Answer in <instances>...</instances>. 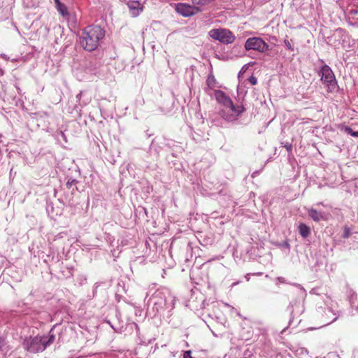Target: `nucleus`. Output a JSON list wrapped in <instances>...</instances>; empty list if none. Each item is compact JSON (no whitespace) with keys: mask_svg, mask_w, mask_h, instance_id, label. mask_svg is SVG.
Instances as JSON below:
<instances>
[{"mask_svg":"<svg viewBox=\"0 0 358 358\" xmlns=\"http://www.w3.org/2000/svg\"><path fill=\"white\" fill-rule=\"evenodd\" d=\"M176 297L166 287L157 289L148 301V312L152 317L168 313L175 308Z\"/></svg>","mask_w":358,"mask_h":358,"instance_id":"1","label":"nucleus"},{"mask_svg":"<svg viewBox=\"0 0 358 358\" xmlns=\"http://www.w3.org/2000/svg\"><path fill=\"white\" fill-rule=\"evenodd\" d=\"M246 72V64L243 65L238 73V85L237 86V97L236 100L238 102H241V105H237L236 106L234 104H231V110L229 111H224V107H222L220 110V116L225 120L229 122H232L236 120L237 117L244 110V107L243 105V101L246 96V84L245 80L244 79V73Z\"/></svg>","mask_w":358,"mask_h":358,"instance_id":"2","label":"nucleus"},{"mask_svg":"<svg viewBox=\"0 0 358 358\" xmlns=\"http://www.w3.org/2000/svg\"><path fill=\"white\" fill-rule=\"evenodd\" d=\"M105 34V29L100 25H88L82 30L79 38L80 44L84 50L93 51L100 45Z\"/></svg>","mask_w":358,"mask_h":358,"instance_id":"3","label":"nucleus"},{"mask_svg":"<svg viewBox=\"0 0 358 358\" xmlns=\"http://www.w3.org/2000/svg\"><path fill=\"white\" fill-rule=\"evenodd\" d=\"M52 330L51 329L48 335L26 337L22 344L24 350L30 353L43 352L55 340Z\"/></svg>","mask_w":358,"mask_h":358,"instance_id":"4","label":"nucleus"},{"mask_svg":"<svg viewBox=\"0 0 358 358\" xmlns=\"http://www.w3.org/2000/svg\"><path fill=\"white\" fill-rule=\"evenodd\" d=\"M320 72L321 80L326 85L327 91L329 92H334L336 88L337 83L331 68L327 65H324L322 67Z\"/></svg>","mask_w":358,"mask_h":358,"instance_id":"5","label":"nucleus"},{"mask_svg":"<svg viewBox=\"0 0 358 358\" xmlns=\"http://www.w3.org/2000/svg\"><path fill=\"white\" fill-rule=\"evenodd\" d=\"M209 36L224 44H231L235 40V36L227 29H213L209 31Z\"/></svg>","mask_w":358,"mask_h":358,"instance_id":"6","label":"nucleus"},{"mask_svg":"<svg viewBox=\"0 0 358 358\" xmlns=\"http://www.w3.org/2000/svg\"><path fill=\"white\" fill-rule=\"evenodd\" d=\"M202 10L198 7L183 3H179L176 5V11L183 17H190L197 14Z\"/></svg>","mask_w":358,"mask_h":358,"instance_id":"7","label":"nucleus"},{"mask_svg":"<svg viewBox=\"0 0 358 358\" xmlns=\"http://www.w3.org/2000/svg\"><path fill=\"white\" fill-rule=\"evenodd\" d=\"M250 50L265 52L268 50V45L260 38H248V51Z\"/></svg>","mask_w":358,"mask_h":358,"instance_id":"8","label":"nucleus"},{"mask_svg":"<svg viewBox=\"0 0 358 358\" xmlns=\"http://www.w3.org/2000/svg\"><path fill=\"white\" fill-rule=\"evenodd\" d=\"M215 96L218 103L224 107V111L231 110V104H234L231 99L226 95L222 90H217L215 91Z\"/></svg>","mask_w":358,"mask_h":358,"instance_id":"9","label":"nucleus"},{"mask_svg":"<svg viewBox=\"0 0 358 358\" xmlns=\"http://www.w3.org/2000/svg\"><path fill=\"white\" fill-rule=\"evenodd\" d=\"M127 4L133 17H137L143 11V6L138 1H128Z\"/></svg>","mask_w":358,"mask_h":358,"instance_id":"10","label":"nucleus"},{"mask_svg":"<svg viewBox=\"0 0 358 358\" xmlns=\"http://www.w3.org/2000/svg\"><path fill=\"white\" fill-rule=\"evenodd\" d=\"M308 213V215L315 222L327 220V217L324 214L314 208L309 209Z\"/></svg>","mask_w":358,"mask_h":358,"instance_id":"11","label":"nucleus"},{"mask_svg":"<svg viewBox=\"0 0 358 358\" xmlns=\"http://www.w3.org/2000/svg\"><path fill=\"white\" fill-rule=\"evenodd\" d=\"M161 150L162 147L159 145V143L157 141V139L154 138L150 145V152L151 155L158 157Z\"/></svg>","mask_w":358,"mask_h":358,"instance_id":"12","label":"nucleus"},{"mask_svg":"<svg viewBox=\"0 0 358 358\" xmlns=\"http://www.w3.org/2000/svg\"><path fill=\"white\" fill-rule=\"evenodd\" d=\"M55 6L58 12L64 17L69 15L68 8L65 4L62 3L59 0H55Z\"/></svg>","mask_w":358,"mask_h":358,"instance_id":"13","label":"nucleus"},{"mask_svg":"<svg viewBox=\"0 0 358 358\" xmlns=\"http://www.w3.org/2000/svg\"><path fill=\"white\" fill-rule=\"evenodd\" d=\"M73 271H74L73 266H66L64 268H62L61 270V273H62L63 278L68 279V278L73 277Z\"/></svg>","mask_w":358,"mask_h":358,"instance_id":"14","label":"nucleus"},{"mask_svg":"<svg viewBox=\"0 0 358 358\" xmlns=\"http://www.w3.org/2000/svg\"><path fill=\"white\" fill-rule=\"evenodd\" d=\"M299 231L301 236L307 238L310 234V228L305 224L301 223L299 226Z\"/></svg>","mask_w":358,"mask_h":358,"instance_id":"15","label":"nucleus"},{"mask_svg":"<svg viewBox=\"0 0 358 358\" xmlns=\"http://www.w3.org/2000/svg\"><path fill=\"white\" fill-rule=\"evenodd\" d=\"M55 138L60 144L66 143L68 142L66 136L62 131H57L55 132Z\"/></svg>","mask_w":358,"mask_h":358,"instance_id":"16","label":"nucleus"},{"mask_svg":"<svg viewBox=\"0 0 358 358\" xmlns=\"http://www.w3.org/2000/svg\"><path fill=\"white\" fill-rule=\"evenodd\" d=\"M206 85L207 87L210 90H212L216 86V79L213 75H208L206 80Z\"/></svg>","mask_w":358,"mask_h":358,"instance_id":"17","label":"nucleus"},{"mask_svg":"<svg viewBox=\"0 0 358 358\" xmlns=\"http://www.w3.org/2000/svg\"><path fill=\"white\" fill-rule=\"evenodd\" d=\"M213 0H192V3L195 6H201L208 4Z\"/></svg>","mask_w":358,"mask_h":358,"instance_id":"18","label":"nucleus"},{"mask_svg":"<svg viewBox=\"0 0 358 358\" xmlns=\"http://www.w3.org/2000/svg\"><path fill=\"white\" fill-rule=\"evenodd\" d=\"M152 186H151L148 182H146L142 187V192L147 194H150L152 192Z\"/></svg>","mask_w":358,"mask_h":358,"instance_id":"19","label":"nucleus"},{"mask_svg":"<svg viewBox=\"0 0 358 358\" xmlns=\"http://www.w3.org/2000/svg\"><path fill=\"white\" fill-rule=\"evenodd\" d=\"M78 183V181L76 179H69L66 185L68 189H71L73 185H76Z\"/></svg>","mask_w":358,"mask_h":358,"instance_id":"20","label":"nucleus"},{"mask_svg":"<svg viewBox=\"0 0 358 358\" xmlns=\"http://www.w3.org/2000/svg\"><path fill=\"white\" fill-rule=\"evenodd\" d=\"M345 131L352 136L358 137V131H353L350 127H345Z\"/></svg>","mask_w":358,"mask_h":358,"instance_id":"21","label":"nucleus"},{"mask_svg":"<svg viewBox=\"0 0 358 358\" xmlns=\"http://www.w3.org/2000/svg\"><path fill=\"white\" fill-rule=\"evenodd\" d=\"M351 235V232H350V229L345 226L343 229V237L344 238H348Z\"/></svg>","mask_w":358,"mask_h":358,"instance_id":"22","label":"nucleus"},{"mask_svg":"<svg viewBox=\"0 0 358 358\" xmlns=\"http://www.w3.org/2000/svg\"><path fill=\"white\" fill-rule=\"evenodd\" d=\"M248 80H249L250 83L253 85H255L257 83V78L253 76H250Z\"/></svg>","mask_w":358,"mask_h":358,"instance_id":"23","label":"nucleus"},{"mask_svg":"<svg viewBox=\"0 0 358 358\" xmlns=\"http://www.w3.org/2000/svg\"><path fill=\"white\" fill-rule=\"evenodd\" d=\"M284 42H285V45L287 47V48L289 50H290L292 51L294 50L292 45H291L290 42L288 40L286 39V40H285Z\"/></svg>","mask_w":358,"mask_h":358,"instance_id":"24","label":"nucleus"},{"mask_svg":"<svg viewBox=\"0 0 358 358\" xmlns=\"http://www.w3.org/2000/svg\"><path fill=\"white\" fill-rule=\"evenodd\" d=\"M3 345H4V340H3V337L0 335V349L2 348Z\"/></svg>","mask_w":358,"mask_h":358,"instance_id":"25","label":"nucleus"},{"mask_svg":"<svg viewBox=\"0 0 358 358\" xmlns=\"http://www.w3.org/2000/svg\"><path fill=\"white\" fill-rule=\"evenodd\" d=\"M211 217L212 218H214V219H216L217 217V212H213L211 213Z\"/></svg>","mask_w":358,"mask_h":358,"instance_id":"26","label":"nucleus"},{"mask_svg":"<svg viewBox=\"0 0 358 358\" xmlns=\"http://www.w3.org/2000/svg\"><path fill=\"white\" fill-rule=\"evenodd\" d=\"M83 95V92H80L79 94H77L76 98L78 99V101L80 102L81 96Z\"/></svg>","mask_w":358,"mask_h":358,"instance_id":"27","label":"nucleus"},{"mask_svg":"<svg viewBox=\"0 0 358 358\" xmlns=\"http://www.w3.org/2000/svg\"><path fill=\"white\" fill-rule=\"evenodd\" d=\"M187 248L189 249V250H192V243H190V242L188 243Z\"/></svg>","mask_w":358,"mask_h":358,"instance_id":"28","label":"nucleus"},{"mask_svg":"<svg viewBox=\"0 0 358 358\" xmlns=\"http://www.w3.org/2000/svg\"><path fill=\"white\" fill-rule=\"evenodd\" d=\"M1 57L2 58L6 59H8V58H7V57H6V55L5 54H1Z\"/></svg>","mask_w":358,"mask_h":358,"instance_id":"29","label":"nucleus"},{"mask_svg":"<svg viewBox=\"0 0 358 358\" xmlns=\"http://www.w3.org/2000/svg\"><path fill=\"white\" fill-rule=\"evenodd\" d=\"M146 135L148 136V137H150L152 134L148 133V130L146 131Z\"/></svg>","mask_w":358,"mask_h":358,"instance_id":"30","label":"nucleus"},{"mask_svg":"<svg viewBox=\"0 0 358 358\" xmlns=\"http://www.w3.org/2000/svg\"><path fill=\"white\" fill-rule=\"evenodd\" d=\"M352 13H353L354 14H357L358 13V10H352Z\"/></svg>","mask_w":358,"mask_h":358,"instance_id":"31","label":"nucleus"},{"mask_svg":"<svg viewBox=\"0 0 358 358\" xmlns=\"http://www.w3.org/2000/svg\"><path fill=\"white\" fill-rule=\"evenodd\" d=\"M286 148H287V150H289V149H291V145L286 146Z\"/></svg>","mask_w":358,"mask_h":358,"instance_id":"32","label":"nucleus"},{"mask_svg":"<svg viewBox=\"0 0 358 358\" xmlns=\"http://www.w3.org/2000/svg\"><path fill=\"white\" fill-rule=\"evenodd\" d=\"M166 145L170 146L171 144L169 143H166Z\"/></svg>","mask_w":358,"mask_h":358,"instance_id":"33","label":"nucleus"},{"mask_svg":"<svg viewBox=\"0 0 358 358\" xmlns=\"http://www.w3.org/2000/svg\"><path fill=\"white\" fill-rule=\"evenodd\" d=\"M236 313L238 316H241V314L238 312H237Z\"/></svg>","mask_w":358,"mask_h":358,"instance_id":"34","label":"nucleus"},{"mask_svg":"<svg viewBox=\"0 0 358 358\" xmlns=\"http://www.w3.org/2000/svg\"><path fill=\"white\" fill-rule=\"evenodd\" d=\"M244 47L246 48V42L244 44Z\"/></svg>","mask_w":358,"mask_h":358,"instance_id":"35","label":"nucleus"}]
</instances>
